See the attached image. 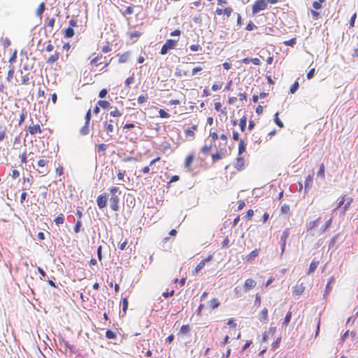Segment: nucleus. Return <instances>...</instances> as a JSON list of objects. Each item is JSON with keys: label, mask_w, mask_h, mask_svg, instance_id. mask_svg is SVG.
<instances>
[{"label": "nucleus", "mask_w": 358, "mask_h": 358, "mask_svg": "<svg viewBox=\"0 0 358 358\" xmlns=\"http://www.w3.org/2000/svg\"><path fill=\"white\" fill-rule=\"evenodd\" d=\"M178 41V40H174V39H168V40H166V41L162 45V47L161 48L160 54L161 55H166V53H168V52L170 50H172V49L175 48Z\"/></svg>", "instance_id": "obj_1"}, {"label": "nucleus", "mask_w": 358, "mask_h": 358, "mask_svg": "<svg viewBox=\"0 0 358 358\" xmlns=\"http://www.w3.org/2000/svg\"><path fill=\"white\" fill-rule=\"evenodd\" d=\"M267 7V1L266 0H257L255 2L252 8V13L253 15L264 10Z\"/></svg>", "instance_id": "obj_2"}, {"label": "nucleus", "mask_w": 358, "mask_h": 358, "mask_svg": "<svg viewBox=\"0 0 358 358\" xmlns=\"http://www.w3.org/2000/svg\"><path fill=\"white\" fill-rule=\"evenodd\" d=\"M108 194H103L99 195L96 199L97 206L100 209H103L106 206V201L108 199Z\"/></svg>", "instance_id": "obj_3"}, {"label": "nucleus", "mask_w": 358, "mask_h": 358, "mask_svg": "<svg viewBox=\"0 0 358 358\" xmlns=\"http://www.w3.org/2000/svg\"><path fill=\"white\" fill-rule=\"evenodd\" d=\"M313 176L314 173L312 172V173L308 174L307 177L306 178L305 182H304V189L305 192H307L312 187L313 182Z\"/></svg>", "instance_id": "obj_4"}, {"label": "nucleus", "mask_w": 358, "mask_h": 358, "mask_svg": "<svg viewBox=\"0 0 358 358\" xmlns=\"http://www.w3.org/2000/svg\"><path fill=\"white\" fill-rule=\"evenodd\" d=\"M109 200L110 208L113 211H117L119 210V196H111Z\"/></svg>", "instance_id": "obj_5"}, {"label": "nucleus", "mask_w": 358, "mask_h": 358, "mask_svg": "<svg viewBox=\"0 0 358 358\" xmlns=\"http://www.w3.org/2000/svg\"><path fill=\"white\" fill-rule=\"evenodd\" d=\"M258 320L263 322L264 324H266L268 321V309L264 308L259 314Z\"/></svg>", "instance_id": "obj_6"}, {"label": "nucleus", "mask_w": 358, "mask_h": 358, "mask_svg": "<svg viewBox=\"0 0 358 358\" xmlns=\"http://www.w3.org/2000/svg\"><path fill=\"white\" fill-rule=\"evenodd\" d=\"M113 122V121L112 120H110V122H108V121H105L103 122L104 128L107 132V134L109 135L110 138H112V135L110 134L114 131V126Z\"/></svg>", "instance_id": "obj_7"}, {"label": "nucleus", "mask_w": 358, "mask_h": 358, "mask_svg": "<svg viewBox=\"0 0 358 358\" xmlns=\"http://www.w3.org/2000/svg\"><path fill=\"white\" fill-rule=\"evenodd\" d=\"M305 289V287L303 283H297L294 288V294L296 296H301Z\"/></svg>", "instance_id": "obj_8"}, {"label": "nucleus", "mask_w": 358, "mask_h": 358, "mask_svg": "<svg viewBox=\"0 0 358 358\" xmlns=\"http://www.w3.org/2000/svg\"><path fill=\"white\" fill-rule=\"evenodd\" d=\"M255 285H256V282L254 280L250 279V278L247 279L244 283L245 292H247L248 290L255 287Z\"/></svg>", "instance_id": "obj_9"}, {"label": "nucleus", "mask_w": 358, "mask_h": 358, "mask_svg": "<svg viewBox=\"0 0 358 358\" xmlns=\"http://www.w3.org/2000/svg\"><path fill=\"white\" fill-rule=\"evenodd\" d=\"M259 250L258 249H255L254 250H252L251 252H250L245 258V259L248 262H252L256 257L258 256L259 255Z\"/></svg>", "instance_id": "obj_10"}, {"label": "nucleus", "mask_w": 358, "mask_h": 358, "mask_svg": "<svg viewBox=\"0 0 358 358\" xmlns=\"http://www.w3.org/2000/svg\"><path fill=\"white\" fill-rule=\"evenodd\" d=\"M29 130V132L31 134V135H35L36 134H41V127L38 124H36V125H34V126H30L28 129Z\"/></svg>", "instance_id": "obj_11"}, {"label": "nucleus", "mask_w": 358, "mask_h": 358, "mask_svg": "<svg viewBox=\"0 0 358 358\" xmlns=\"http://www.w3.org/2000/svg\"><path fill=\"white\" fill-rule=\"evenodd\" d=\"M235 168L238 171H241L244 169V159L243 157H238L235 164Z\"/></svg>", "instance_id": "obj_12"}, {"label": "nucleus", "mask_w": 358, "mask_h": 358, "mask_svg": "<svg viewBox=\"0 0 358 358\" xmlns=\"http://www.w3.org/2000/svg\"><path fill=\"white\" fill-rule=\"evenodd\" d=\"M319 264V261H317L315 259H313L308 268L307 274H310V273H313L315 271V270L317 268V266Z\"/></svg>", "instance_id": "obj_13"}, {"label": "nucleus", "mask_w": 358, "mask_h": 358, "mask_svg": "<svg viewBox=\"0 0 358 358\" xmlns=\"http://www.w3.org/2000/svg\"><path fill=\"white\" fill-rule=\"evenodd\" d=\"M325 168L323 164H321L320 166V169L317 173V177L320 178L321 180H324L325 178Z\"/></svg>", "instance_id": "obj_14"}, {"label": "nucleus", "mask_w": 358, "mask_h": 358, "mask_svg": "<svg viewBox=\"0 0 358 358\" xmlns=\"http://www.w3.org/2000/svg\"><path fill=\"white\" fill-rule=\"evenodd\" d=\"M208 304L211 308L215 309L220 306V303L217 299L213 298V299L208 301Z\"/></svg>", "instance_id": "obj_15"}, {"label": "nucleus", "mask_w": 358, "mask_h": 358, "mask_svg": "<svg viewBox=\"0 0 358 358\" xmlns=\"http://www.w3.org/2000/svg\"><path fill=\"white\" fill-rule=\"evenodd\" d=\"M289 229H285L281 236H280V243H286L287 242V238L289 237Z\"/></svg>", "instance_id": "obj_16"}, {"label": "nucleus", "mask_w": 358, "mask_h": 358, "mask_svg": "<svg viewBox=\"0 0 358 358\" xmlns=\"http://www.w3.org/2000/svg\"><path fill=\"white\" fill-rule=\"evenodd\" d=\"M224 152H226V150H221L220 152H217L212 155V159L213 162H216L222 158Z\"/></svg>", "instance_id": "obj_17"}, {"label": "nucleus", "mask_w": 358, "mask_h": 358, "mask_svg": "<svg viewBox=\"0 0 358 358\" xmlns=\"http://www.w3.org/2000/svg\"><path fill=\"white\" fill-rule=\"evenodd\" d=\"M319 220H320V218H317L315 220L310 221V222H308L306 224L307 230H311L314 227H315L317 225Z\"/></svg>", "instance_id": "obj_18"}, {"label": "nucleus", "mask_w": 358, "mask_h": 358, "mask_svg": "<svg viewBox=\"0 0 358 358\" xmlns=\"http://www.w3.org/2000/svg\"><path fill=\"white\" fill-rule=\"evenodd\" d=\"M331 222H332V218L331 217L327 221H326L324 224L320 229V234L324 233L331 226Z\"/></svg>", "instance_id": "obj_19"}, {"label": "nucleus", "mask_w": 358, "mask_h": 358, "mask_svg": "<svg viewBox=\"0 0 358 358\" xmlns=\"http://www.w3.org/2000/svg\"><path fill=\"white\" fill-rule=\"evenodd\" d=\"M246 123H247V118L245 116H243L242 118H241L240 123H239L240 129L243 132L245 131Z\"/></svg>", "instance_id": "obj_20"}, {"label": "nucleus", "mask_w": 358, "mask_h": 358, "mask_svg": "<svg viewBox=\"0 0 358 358\" xmlns=\"http://www.w3.org/2000/svg\"><path fill=\"white\" fill-rule=\"evenodd\" d=\"M291 317H292V312L288 311L282 322V327H284V326L286 327L289 324V322H290Z\"/></svg>", "instance_id": "obj_21"}, {"label": "nucleus", "mask_w": 358, "mask_h": 358, "mask_svg": "<svg viewBox=\"0 0 358 358\" xmlns=\"http://www.w3.org/2000/svg\"><path fill=\"white\" fill-rule=\"evenodd\" d=\"M129 57V53L128 52H126L123 54H122L120 57H119V62L120 63H125L127 62L128 59Z\"/></svg>", "instance_id": "obj_22"}, {"label": "nucleus", "mask_w": 358, "mask_h": 358, "mask_svg": "<svg viewBox=\"0 0 358 358\" xmlns=\"http://www.w3.org/2000/svg\"><path fill=\"white\" fill-rule=\"evenodd\" d=\"M352 201L353 199L351 197L347 199V202L344 204V206L343 207V214H345V212L349 209Z\"/></svg>", "instance_id": "obj_23"}, {"label": "nucleus", "mask_w": 358, "mask_h": 358, "mask_svg": "<svg viewBox=\"0 0 358 358\" xmlns=\"http://www.w3.org/2000/svg\"><path fill=\"white\" fill-rule=\"evenodd\" d=\"M148 100V94H141L138 97L137 101L139 104L145 103Z\"/></svg>", "instance_id": "obj_24"}, {"label": "nucleus", "mask_w": 358, "mask_h": 358, "mask_svg": "<svg viewBox=\"0 0 358 358\" xmlns=\"http://www.w3.org/2000/svg\"><path fill=\"white\" fill-rule=\"evenodd\" d=\"M59 59V53L56 52L55 54L51 55L48 59L47 60V63L52 64L55 62Z\"/></svg>", "instance_id": "obj_25"}, {"label": "nucleus", "mask_w": 358, "mask_h": 358, "mask_svg": "<svg viewBox=\"0 0 358 358\" xmlns=\"http://www.w3.org/2000/svg\"><path fill=\"white\" fill-rule=\"evenodd\" d=\"M127 206L129 207H134L135 206V199L131 195L129 194L127 197Z\"/></svg>", "instance_id": "obj_26"}, {"label": "nucleus", "mask_w": 358, "mask_h": 358, "mask_svg": "<svg viewBox=\"0 0 358 358\" xmlns=\"http://www.w3.org/2000/svg\"><path fill=\"white\" fill-rule=\"evenodd\" d=\"M245 151V144L243 140H241L238 145V155H241Z\"/></svg>", "instance_id": "obj_27"}, {"label": "nucleus", "mask_w": 358, "mask_h": 358, "mask_svg": "<svg viewBox=\"0 0 358 358\" xmlns=\"http://www.w3.org/2000/svg\"><path fill=\"white\" fill-rule=\"evenodd\" d=\"M45 3H41L39 5L38 9L36 10V15L38 16V17L41 16L42 13L45 10Z\"/></svg>", "instance_id": "obj_28"}, {"label": "nucleus", "mask_w": 358, "mask_h": 358, "mask_svg": "<svg viewBox=\"0 0 358 358\" xmlns=\"http://www.w3.org/2000/svg\"><path fill=\"white\" fill-rule=\"evenodd\" d=\"M75 33H74V30L73 28L71 27H68L67 29H66L65 30V37L66 38H71L74 36Z\"/></svg>", "instance_id": "obj_29"}, {"label": "nucleus", "mask_w": 358, "mask_h": 358, "mask_svg": "<svg viewBox=\"0 0 358 358\" xmlns=\"http://www.w3.org/2000/svg\"><path fill=\"white\" fill-rule=\"evenodd\" d=\"M116 336V333H115L112 330L108 329L106 331V337L108 339H115Z\"/></svg>", "instance_id": "obj_30"}, {"label": "nucleus", "mask_w": 358, "mask_h": 358, "mask_svg": "<svg viewBox=\"0 0 358 358\" xmlns=\"http://www.w3.org/2000/svg\"><path fill=\"white\" fill-rule=\"evenodd\" d=\"M189 331H190V327L189 325H182L180 327V333L183 335L187 334Z\"/></svg>", "instance_id": "obj_31"}, {"label": "nucleus", "mask_w": 358, "mask_h": 358, "mask_svg": "<svg viewBox=\"0 0 358 358\" xmlns=\"http://www.w3.org/2000/svg\"><path fill=\"white\" fill-rule=\"evenodd\" d=\"M299 84L298 83V81H295L292 85L290 87V89H289V92L291 94H294L297 90L299 89Z\"/></svg>", "instance_id": "obj_32"}, {"label": "nucleus", "mask_w": 358, "mask_h": 358, "mask_svg": "<svg viewBox=\"0 0 358 358\" xmlns=\"http://www.w3.org/2000/svg\"><path fill=\"white\" fill-rule=\"evenodd\" d=\"M194 159V155L192 154L189 155L185 160V167L188 168L190 166L191 164L192 163Z\"/></svg>", "instance_id": "obj_33"}, {"label": "nucleus", "mask_w": 358, "mask_h": 358, "mask_svg": "<svg viewBox=\"0 0 358 358\" xmlns=\"http://www.w3.org/2000/svg\"><path fill=\"white\" fill-rule=\"evenodd\" d=\"M280 211L282 214L288 215L290 212V208L289 206L287 204H284L281 206Z\"/></svg>", "instance_id": "obj_34"}, {"label": "nucleus", "mask_w": 358, "mask_h": 358, "mask_svg": "<svg viewBox=\"0 0 358 358\" xmlns=\"http://www.w3.org/2000/svg\"><path fill=\"white\" fill-rule=\"evenodd\" d=\"M110 193L111 194V196H118L117 194H119L121 193L120 189L117 187H113L110 189Z\"/></svg>", "instance_id": "obj_35"}, {"label": "nucleus", "mask_w": 358, "mask_h": 358, "mask_svg": "<svg viewBox=\"0 0 358 358\" xmlns=\"http://www.w3.org/2000/svg\"><path fill=\"white\" fill-rule=\"evenodd\" d=\"M64 222V217L62 214H60L55 219V222L57 225L63 224Z\"/></svg>", "instance_id": "obj_36"}, {"label": "nucleus", "mask_w": 358, "mask_h": 358, "mask_svg": "<svg viewBox=\"0 0 358 358\" xmlns=\"http://www.w3.org/2000/svg\"><path fill=\"white\" fill-rule=\"evenodd\" d=\"M89 132H90L89 124H86V123H85V125L81 128L80 133L82 135L85 136V135L88 134Z\"/></svg>", "instance_id": "obj_37"}, {"label": "nucleus", "mask_w": 358, "mask_h": 358, "mask_svg": "<svg viewBox=\"0 0 358 358\" xmlns=\"http://www.w3.org/2000/svg\"><path fill=\"white\" fill-rule=\"evenodd\" d=\"M102 57V55H97L95 58H94L93 59H92L91 61V65L92 66H97L99 65V61L101 59ZM101 62H100L101 64Z\"/></svg>", "instance_id": "obj_38"}, {"label": "nucleus", "mask_w": 358, "mask_h": 358, "mask_svg": "<svg viewBox=\"0 0 358 358\" xmlns=\"http://www.w3.org/2000/svg\"><path fill=\"white\" fill-rule=\"evenodd\" d=\"M274 122L279 127L282 128L284 127L282 122L278 118V112L275 114Z\"/></svg>", "instance_id": "obj_39"}, {"label": "nucleus", "mask_w": 358, "mask_h": 358, "mask_svg": "<svg viewBox=\"0 0 358 358\" xmlns=\"http://www.w3.org/2000/svg\"><path fill=\"white\" fill-rule=\"evenodd\" d=\"M211 147H212V144H210V145H205L204 146L202 147L201 152L205 155H208L210 151Z\"/></svg>", "instance_id": "obj_40"}, {"label": "nucleus", "mask_w": 358, "mask_h": 358, "mask_svg": "<svg viewBox=\"0 0 358 358\" xmlns=\"http://www.w3.org/2000/svg\"><path fill=\"white\" fill-rule=\"evenodd\" d=\"M106 149H107V145H106L104 143H101V144L98 145V146L96 148L97 152H103L106 151Z\"/></svg>", "instance_id": "obj_41"}, {"label": "nucleus", "mask_w": 358, "mask_h": 358, "mask_svg": "<svg viewBox=\"0 0 358 358\" xmlns=\"http://www.w3.org/2000/svg\"><path fill=\"white\" fill-rule=\"evenodd\" d=\"M98 105L102 107L103 108H107L109 106L110 103L107 101L99 100L98 101Z\"/></svg>", "instance_id": "obj_42"}, {"label": "nucleus", "mask_w": 358, "mask_h": 358, "mask_svg": "<svg viewBox=\"0 0 358 358\" xmlns=\"http://www.w3.org/2000/svg\"><path fill=\"white\" fill-rule=\"evenodd\" d=\"M296 43V38H291L288 41H286L284 42V44L285 45H287V46H293L294 45H295Z\"/></svg>", "instance_id": "obj_43"}, {"label": "nucleus", "mask_w": 358, "mask_h": 358, "mask_svg": "<svg viewBox=\"0 0 358 358\" xmlns=\"http://www.w3.org/2000/svg\"><path fill=\"white\" fill-rule=\"evenodd\" d=\"M122 311L126 313L128 308V301L127 298H124L122 301Z\"/></svg>", "instance_id": "obj_44"}, {"label": "nucleus", "mask_w": 358, "mask_h": 358, "mask_svg": "<svg viewBox=\"0 0 358 358\" xmlns=\"http://www.w3.org/2000/svg\"><path fill=\"white\" fill-rule=\"evenodd\" d=\"M159 117L162 118H168L170 115L163 109H160L159 111Z\"/></svg>", "instance_id": "obj_45"}, {"label": "nucleus", "mask_w": 358, "mask_h": 358, "mask_svg": "<svg viewBox=\"0 0 358 358\" xmlns=\"http://www.w3.org/2000/svg\"><path fill=\"white\" fill-rule=\"evenodd\" d=\"M129 37L131 39H133L134 38H138L141 35V32L138 31H135L134 32L129 33Z\"/></svg>", "instance_id": "obj_46"}, {"label": "nucleus", "mask_w": 358, "mask_h": 358, "mask_svg": "<svg viewBox=\"0 0 358 358\" xmlns=\"http://www.w3.org/2000/svg\"><path fill=\"white\" fill-rule=\"evenodd\" d=\"M26 117L27 112L23 110L20 116L19 125H20L24 121Z\"/></svg>", "instance_id": "obj_47"}, {"label": "nucleus", "mask_w": 358, "mask_h": 358, "mask_svg": "<svg viewBox=\"0 0 358 358\" xmlns=\"http://www.w3.org/2000/svg\"><path fill=\"white\" fill-rule=\"evenodd\" d=\"M256 28H257V26H256V25H255L252 22H251V21H250V22L247 24V26H246V27H245V29H246L247 31H252V30H253V29H256Z\"/></svg>", "instance_id": "obj_48"}, {"label": "nucleus", "mask_w": 358, "mask_h": 358, "mask_svg": "<svg viewBox=\"0 0 358 358\" xmlns=\"http://www.w3.org/2000/svg\"><path fill=\"white\" fill-rule=\"evenodd\" d=\"M205 266V261H201L195 267V271L199 272Z\"/></svg>", "instance_id": "obj_49"}, {"label": "nucleus", "mask_w": 358, "mask_h": 358, "mask_svg": "<svg viewBox=\"0 0 358 358\" xmlns=\"http://www.w3.org/2000/svg\"><path fill=\"white\" fill-rule=\"evenodd\" d=\"M189 49L193 51V52H196V51H199V50H201L202 48L201 45H191L189 46Z\"/></svg>", "instance_id": "obj_50"}, {"label": "nucleus", "mask_w": 358, "mask_h": 358, "mask_svg": "<svg viewBox=\"0 0 358 358\" xmlns=\"http://www.w3.org/2000/svg\"><path fill=\"white\" fill-rule=\"evenodd\" d=\"M110 115L112 117H120L121 116V113L115 108L114 110L110 111Z\"/></svg>", "instance_id": "obj_51"}, {"label": "nucleus", "mask_w": 358, "mask_h": 358, "mask_svg": "<svg viewBox=\"0 0 358 358\" xmlns=\"http://www.w3.org/2000/svg\"><path fill=\"white\" fill-rule=\"evenodd\" d=\"M82 226V223L80 221H77V222L76 223L75 226H74V228H73V230L76 233H78L80 230V227Z\"/></svg>", "instance_id": "obj_52"}, {"label": "nucleus", "mask_w": 358, "mask_h": 358, "mask_svg": "<svg viewBox=\"0 0 358 358\" xmlns=\"http://www.w3.org/2000/svg\"><path fill=\"white\" fill-rule=\"evenodd\" d=\"M85 118L86 124H89L90 119H91V110L90 109L88 110V111L87 112Z\"/></svg>", "instance_id": "obj_53"}, {"label": "nucleus", "mask_w": 358, "mask_h": 358, "mask_svg": "<svg viewBox=\"0 0 358 358\" xmlns=\"http://www.w3.org/2000/svg\"><path fill=\"white\" fill-rule=\"evenodd\" d=\"M97 257L99 261L102 259V246L99 245L97 248Z\"/></svg>", "instance_id": "obj_54"}, {"label": "nucleus", "mask_w": 358, "mask_h": 358, "mask_svg": "<svg viewBox=\"0 0 358 358\" xmlns=\"http://www.w3.org/2000/svg\"><path fill=\"white\" fill-rule=\"evenodd\" d=\"M108 94V90L106 89H102L99 93V96L100 98H104L106 97V96Z\"/></svg>", "instance_id": "obj_55"}, {"label": "nucleus", "mask_w": 358, "mask_h": 358, "mask_svg": "<svg viewBox=\"0 0 358 358\" xmlns=\"http://www.w3.org/2000/svg\"><path fill=\"white\" fill-rule=\"evenodd\" d=\"M29 82V75H25L24 76H22V83L23 85H27Z\"/></svg>", "instance_id": "obj_56"}, {"label": "nucleus", "mask_w": 358, "mask_h": 358, "mask_svg": "<svg viewBox=\"0 0 358 358\" xmlns=\"http://www.w3.org/2000/svg\"><path fill=\"white\" fill-rule=\"evenodd\" d=\"M232 11L233 9L231 8H226L224 9V14L226 15L227 17H229L231 15Z\"/></svg>", "instance_id": "obj_57"}, {"label": "nucleus", "mask_w": 358, "mask_h": 358, "mask_svg": "<svg viewBox=\"0 0 358 358\" xmlns=\"http://www.w3.org/2000/svg\"><path fill=\"white\" fill-rule=\"evenodd\" d=\"M133 82H134V78H133V77H129V78H127L126 79V80H125V83H124L125 86H127V87H129V85H130L131 83H133Z\"/></svg>", "instance_id": "obj_58"}, {"label": "nucleus", "mask_w": 358, "mask_h": 358, "mask_svg": "<svg viewBox=\"0 0 358 358\" xmlns=\"http://www.w3.org/2000/svg\"><path fill=\"white\" fill-rule=\"evenodd\" d=\"M321 3L322 2H320L319 1H314L313 3V7L315 9V10H319L321 8L322 6H321Z\"/></svg>", "instance_id": "obj_59"}, {"label": "nucleus", "mask_w": 358, "mask_h": 358, "mask_svg": "<svg viewBox=\"0 0 358 358\" xmlns=\"http://www.w3.org/2000/svg\"><path fill=\"white\" fill-rule=\"evenodd\" d=\"M222 88V84L221 83H215L212 86V90L213 91H217Z\"/></svg>", "instance_id": "obj_60"}, {"label": "nucleus", "mask_w": 358, "mask_h": 358, "mask_svg": "<svg viewBox=\"0 0 358 358\" xmlns=\"http://www.w3.org/2000/svg\"><path fill=\"white\" fill-rule=\"evenodd\" d=\"M174 294V290H171L170 292H163L162 296L164 298H169L170 296H172Z\"/></svg>", "instance_id": "obj_61"}, {"label": "nucleus", "mask_w": 358, "mask_h": 358, "mask_svg": "<svg viewBox=\"0 0 358 358\" xmlns=\"http://www.w3.org/2000/svg\"><path fill=\"white\" fill-rule=\"evenodd\" d=\"M13 74H14V70L13 69H10L8 71V76H7V80L8 81H10V80L13 77Z\"/></svg>", "instance_id": "obj_62"}, {"label": "nucleus", "mask_w": 358, "mask_h": 358, "mask_svg": "<svg viewBox=\"0 0 358 358\" xmlns=\"http://www.w3.org/2000/svg\"><path fill=\"white\" fill-rule=\"evenodd\" d=\"M241 291H242V288L240 287H236L234 288V292L236 294V295L238 297L240 296H241Z\"/></svg>", "instance_id": "obj_63"}, {"label": "nucleus", "mask_w": 358, "mask_h": 358, "mask_svg": "<svg viewBox=\"0 0 358 358\" xmlns=\"http://www.w3.org/2000/svg\"><path fill=\"white\" fill-rule=\"evenodd\" d=\"M69 23V27L73 28V27H75L77 26V20L73 19V18L70 20Z\"/></svg>", "instance_id": "obj_64"}]
</instances>
